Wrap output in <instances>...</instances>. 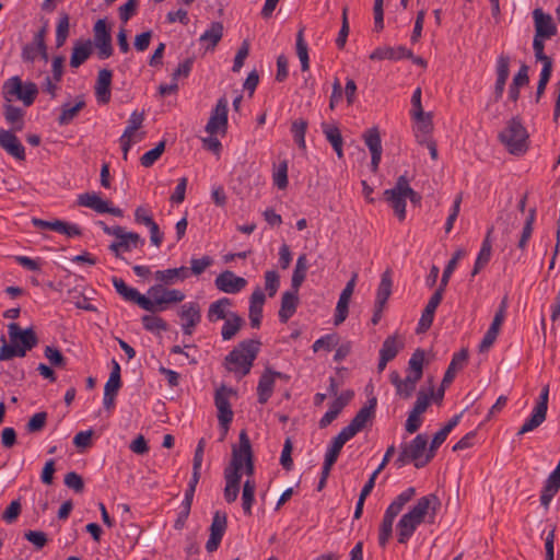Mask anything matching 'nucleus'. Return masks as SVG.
Here are the masks:
<instances>
[{"label": "nucleus", "mask_w": 560, "mask_h": 560, "mask_svg": "<svg viewBox=\"0 0 560 560\" xmlns=\"http://www.w3.org/2000/svg\"><path fill=\"white\" fill-rule=\"evenodd\" d=\"M178 316L182 322L200 323L201 308L197 302H187L183 304L178 311Z\"/></svg>", "instance_id": "nucleus-45"}, {"label": "nucleus", "mask_w": 560, "mask_h": 560, "mask_svg": "<svg viewBox=\"0 0 560 560\" xmlns=\"http://www.w3.org/2000/svg\"><path fill=\"white\" fill-rule=\"evenodd\" d=\"M165 150V141H160L153 149L145 152L140 158V163L144 167H151L163 154Z\"/></svg>", "instance_id": "nucleus-57"}, {"label": "nucleus", "mask_w": 560, "mask_h": 560, "mask_svg": "<svg viewBox=\"0 0 560 560\" xmlns=\"http://www.w3.org/2000/svg\"><path fill=\"white\" fill-rule=\"evenodd\" d=\"M10 345L5 342L4 337L1 338L0 361H9L14 357L23 358L26 352L32 350L38 343V338L33 328L22 330L19 324L11 323L8 325Z\"/></svg>", "instance_id": "nucleus-2"}, {"label": "nucleus", "mask_w": 560, "mask_h": 560, "mask_svg": "<svg viewBox=\"0 0 560 560\" xmlns=\"http://www.w3.org/2000/svg\"><path fill=\"white\" fill-rule=\"evenodd\" d=\"M303 33L304 28H301L296 35V54L301 62L302 71H307L310 69V58L307 45L304 40Z\"/></svg>", "instance_id": "nucleus-53"}, {"label": "nucleus", "mask_w": 560, "mask_h": 560, "mask_svg": "<svg viewBox=\"0 0 560 560\" xmlns=\"http://www.w3.org/2000/svg\"><path fill=\"white\" fill-rule=\"evenodd\" d=\"M224 479H225V488H224V499L228 503L234 502L240 492V482L242 479V475H237L235 469L228 470L224 469Z\"/></svg>", "instance_id": "nucleus-31"}, {"label": "nucleus", "mask_w": 560, "mask_h": 560, "mask_svg": "<svg viewBox=\"0 0 560 560\" xmlns=\"http://www.w3.org/2000/svg\"><path fill=\"white\" fill-rule=\"evenodd\" d=\"M430 451L428 448V436L418 434L409 443L400 445V452L394 464L397 468H401L409 463H413L416 468L427 466L431 460Z\"/></svg>", "instance_id": "nucleus-4"}, {"label": "nucleus", "mask_w": 560, "mask_h": 560, "mask_svg": "<svg viewBox=\"0 0 560 560\" xmlns=\"http://www.w3.org/2000/svg\"><path fill=\"white\" fill-rule=\"evenodd\" d=\"M415 120V136L418 141L422 139L431 138V133L433 130V121L431 113H422L421 116H411Z\"/></svg>", "instance_id": "nucleus-37"}, {"label": "nucleus", "mask_w": 560, "mask_h": 560, "mask_svg": "<svg viewBox=\"0 0 560 560\" xmlns=\"http://www.w3.org/2000/svg\"><path fill=\"white\" fill-rule=\"evenodd\" d=\"M256 483L253 479H247L243 486L242 506L246 515H252V506L255 501Z\"/></svg>", "instance_id": "nucleus-47"}, {"label": "nucleus", "mask_w": 560, "mask_h": 560, "mask_svg": "<svg viewBox=\"0 0 560 560\" xmlns=\"http://www.w3.org/2000/svg\"><path fill=\"white\" fill-rule=\"evenodd\" d=\"M362 137L370 152L383 151L381 135L377 127H372L365 130Z\"/></svg>", "instance_id": "nucleus-55"}, {"label": "nucleus", "mask_w": 560, "mask_h": 560, "mask_svg": "<svg viewBox=\"0 0 560 560\" xmlns=\"http://www.w3.org/2000/svg\"><path fill=\"white\" fill-rule=\"evenodd\" d=\"M78 205L93 209L97 213L107 212V201L103 200L96 192H85L79 195Z\"/></svg>", "instance_id": "nucleus-38"}, {"label": "nucleus", "mask_w": 560, "mask_h": 560, "mask_svg": "<svg viewBox=\"0 0 560 560\" xmlns=\"http://www.w3.org/2000/svg\"><path fill=\"white\" fill-rule=\"evenodd\" d=\"M352 438L345 431L341 430L337 436L331 441V444L325 455V458L329 462L336 463L343 445Z\"/></svg>", "instance_id": "nucleus-44"}, {"label": "nucleus", "mask_w": 560, "mask_h": 560, "mask_svg": "<svg viewBox=\"0 0 560 560\" xmlns=\"http://www.w3.org/2000/svg\"><path fill=\"white\" fill-rule=\"evenodd\" d=\"M420 378L408 374L405 380L397 384L396 394L402 399H409L416 390L417 383Z\"/></svg>", "instance_id": "nucleus-52"}, {"label": "nucleus", "mask_w": 560, "mask_h": 560, "mask_svg": "<svg viewBox=\"0 0 560 560\" xmlns=\"http://www.w3.org/2000/svg\"><path fill=\"white\" fill-rule=\"evenodd\" d=\"M15 131L0 129V148L18 161H24L25 148L14 133Z\"/></svg>", "instance_id": "nucleus-17"}, {"label": "nucleus", "mask_w": 560, "mask_h": 560, "mask_svg": "<svg viewBox=\"0 0 560 560\" xmlns=\"http://www.w3.org/2000/svg\"><path fill=\"white\" fill-rule=\"evenodd\" d=\"M12 102L4 101L3 116L5 121L12 127L11 131H22L24 128L25 112L11 104Z\"/></svg>", "instance_id": "nucleus-28"}, {"label": "nucleus", "mask_w": 560, "mask_h": 560, "mask_svg": "<svg viewBox=\"0 0 560 560\" xmlns=\"http://www.w3.org/2000/svg\"><path fill=\"white\" fill-rule=\"evenodd\" d=\"M112 78L113 72L110 70L102 69L98 71L95 84V96L98 103L107 104L110 101Z\"/></svg>", "instance_id": "nucleus-26"}, {"label": "nucleus", "mask_w": 560, "mask_h": 560, "mask_svg": "<svg viewBox=\"0 0 560 560\" xmlns=\"http://www.w3.org/2000/svg\"><path fill=\"white\" fill-rule=\"evenodd\" d=\"M143 244L144 241L138 233L125 232L120 238L109 245V250L114 253L117 258H121L122 253L130 252Z\"/></svg>", "instance_id": "nucleus-21"}, {"label": "nucleus", "mask_w": 560, "mask_h": 560, "mask_svg": "<svg viewBox=\"0 0 560 560\" xmlns=\"http://www.w3.org/2000/svg\"><path fill=\"white\" fill-rule=\"evenodd\" d=\"M402 348V343L397 341L396 336L387 337L380 350V357H384L387 360L392 361L398 354L399 350Z\"/></svg>", "instance_id": "nucleus-51"}, {"label": "nucleus", "mask_w": 560, "mask_h": 560, "mask_svg": "<svg viewBox=\"0 0 560 560\" xmlns=\"http://www.w3.org/2000/svg\"><path fill=\"white\" fill-rule=\"evenodd\" d=\"M69 35V15L63 13L61 14L57 28H56V46L60 48L65 45L67 37Z\"/></svg>", "instance_id": "nucleus-59"}, {"label": "nucleus", "mask_w": 560, "mask_h": 560, "mask_svg": "<svg viewBox=\"0 0 560 560\" xmlns=\"http://www.w3.org/2000/svg\"><path fill=\"white\" fill-rule=\"evenodd\" d=\"M308 269V261L305 254H301L298 259L296 264L292 273L291 279V288L295 291H299L302 283L304 282L306 278V272Z\"/></svg>", "instance_id": "nucleus-42"}, {"label": "nucleus", "mask_w": 560, "mask_h": 560, "mask_svg": "<svg viewBox=\"0 0 560 560\" xmlns=\"http://www.w3.org/2000/svg\"><path fill=\"white\" fill-rule=\"evenodd\" d=\"M275 388V376L271 374V369L267 368L261 374L257 385L258 402L264 405L271 397Z\"/></svg>", "instance_id": "nucleus-30"}, {"label": "nucleus", "mask_w": 560, "mask_h": 560, "mask_svg": "<svg viewBox=\"0 0 560 560\" xmlns=\"http://www.w3.org/2000/svg\"><path fill=\"white\" fill-rule=\"evenodd\" d=\"M37 94L38 88L34 82L23 83L18 75L8 79L2 85V96L4 101L12 102L15 97L26 107L33 105Z\"/></svg>", "instance_id": "nucleus-8"}, {"label": "nucleus", "mask_w": 560, "mask_h": 560, "mask_svg": "<svg viewBox=\"0 0 560 560\" xmlns=\"http://www.w3.org/2000/svg\"><path fill=\"white\" fill-rule=\"evenodd\" d=\"M85 107V102L82 98L77 100L75 104L65 103L61 106V113L57 118V121L60 126L69 125Z\"/></svg>", "instance_id": "nucleus-39"}, {"label": "nucleus", "mask_w": 560, "mask_h": 560, "mask_svg": "<svg viewBox=\"0 0 560 560\" xmlns=\"http://www.w3.org/2000/svg\"><path fill=\"white\" fill-rule=\"evenodd\" d=\"M247 476L252 477L255 471L254 456L247 432L242 430L238 436V446L232 448V459L226 467L228 470L235 469L237 475H242V469Z\"/></svg>", "instance_id": "nucleus-6"}, {"label": "nucleus", "mask_w": 560, "mask_h": 560, "mask_svg": "<svg viewBox=\"0 0 560 560\" xmlns=\"http://www.w3.org/2000/svg\"><path fill=\"white\" fill-rule=\"evenodd\" d=\"M358 275L353 273L351 279L347 282L346 287L340 293L339 300L336 306L335 325L343 323L348 316V307L350 299L353 294L354 287L357 283Z\"/></svg>", "instance_id": "nucleus-19"}, {"label": "nucleus", "mask_w": 560, "mask_h": 560, "mask_svg": "<svg viewBox=\"0 0 560 560\" xmlns=\"http://www.w3.org/2000/svg\"><path fill=\"white\" fill-rule=\"evenodd\" d=\"M405 175L397 178L395 186L384 191L385 200L393 208L396 217L399 221H404L406 218V195L404 190Z\"/></svg>", "instance_id": "nucleus-11"}, {"label": "nucleus", "mask_w": 560, "mask_h": 560, "mask_svg": "<svg viewBox=\"0 0 560 560\" xmlns=\"http://www.w3.org/2000/svg\"><path fill=\"white\" fill-rule=\"evenodd\" d=\"M112 283L116 292L124 300L136 303L142 310H144V306H150L149 299H147L145 295L141 294L137 289L128 287L121 278L113 277Z\"/></svg>", "instance_id": "nucleus-20"}, {"label": "nucleus", "mask_w": 560, "mask_h": 560, "mask_svg": "<svg viewBox=\"0 0 560 560\" xmlns=\"http://www.w3.org/2000/svg\"><path fill=\"white\" fill-rule=\"evenodd\" d=\"M415 494L416 489L413 487L407 488L396 497V499L389 504L386 511L397 516L402 511L404 506L415 497Z\"/></svg>", "instance_id": "nucleus-46"}, {"label": "nucleus", "mask_w": 560, "mask_h": 560, "mask_svg": "<svg viewBox=\"0 0 560 560\" xmlns=\"http://www.w3.org/2000/svg\"><path fill=\"white\" fill-rule=\"evenodd\" d=\"M259 347L260 342L258 340L247 339L241 341L225 357L224 365L226 370L234 373L238 380L249 374L259 352Z\"/></svg>", "instance_id": "nucleus-3"}, {"label": "nucleus", "mask_w": 560, "mask_h": 560, "mask_svg": "<svg viewBox=\"0 0 560 560\" xmlns=\"http://www.w3.org/2000/svg\"><path fill=\"white\" fill-rule=\"evenodd\" d=\"M440 506L439 498L431 493L421 497L413 508L404 514L397 523V540L399 544L406 545L415 534L417 527L424 522V517L430 513L432 517L435 515Z\"/></svg>", "instance_id": "nucleus-1"}, {"label": "nucleus", "mask_w": 560, "mask_h": 560, "mask_svg": "<svg viewBox=\"0 0 560 560\" xmlns=\"http://www.w3.org/2000/svg\"><path fill=\"white\" fill-rule=\"evenodd\" d=\"M392 272L389 270H386L382 273L381 282L378 284L376 292L375 304H378L380 306L386 305V302L392 294Z\"/></svg>", "instance_id": "nucleus-43"}, {"label": "nucleus", "mask_w": 560, "mask_h": 560, "mask_svg": "<svg viewBox=\"0 0 560 560\" xmlns=\"http://www.w3.org/2000/svg\"><path fill=\"white\" fill-rule=\"evenodd\" d=\"M548 398H549V386L546 385L539 395V399L533 409L530 417L520 428L517 435L532 432L544 423L547 417L548 410Z\"/></svg>", "instance_id": "nucleus-9"}, {"label": "nucleus", "mask_w": 560, "mask_h": 560, "mask_svg": "<svg viewBox=\"0 0 560 560\" xmlns=\"http://www.w3.org/2000/svg\"><path fill=\"white\" fill-rule=\"evenodd\" d=\"M228 130V100L219 98L215 107L212 109L210 118L206 125V131L210 136L218 133L225 135Z\"/></svg>", "instance_id": "nucleus-10"}, {"label": "nucleus", "mask_w": 560, "mask_h": 560, "mask_svg": "<svg viewBox=\"0 0 560 560\" xmlns=\"http://www.w3.org/2000/svg\"><path fill=\"white\" fill-rule=\"evenodd\" d=\"M143 120V112H132L128 119V124L122 136H125L126 138L129 137L136 139V141H141L144 138V132L137 133V131L141 128Z\"/></svg>", "instance_id": "nucleus-40"}, {"label": "nucleus", "mask_w": 560, "mask_h": 560, "mask_svg": "<svg viewBox=\"0 0 560 560\" xmlns=\"http://www.w3.org/2000/svg\"><path fill=\"white\" fill-rule=\"evenodd\" d=\"M411 57H412V51L410 49H407L404 46H399L397 48H390V47L377 48L370 56L371 59H378V60H383V59L399 60L402 58H411Z\"/></svg>", "instance_id": "nucleus-36"}, {"label": "nucleus", "mask_w": 560, "mask_h": 560, "mask_svg": "<svg viewBox=\"0 0 560 560\" xmlns=\"http://www.w3.org/2000/svg\"><path fill=\"white\" fill-rule=\"evenodd\" d=\"M213 264V259L210 256H203L201 258H192L190 260L189 276L201 275L207 268Z\"/></svg>", "instance_id": "nucleus-63"}, {"label": "nucleus", "mask_w": 560, "mask_h": 560, "mask_svg": "<svg viewBox=\"0 0 560 560\" xmlns=\"http://www.w3.org/2000/svg\"><path fill=\"white\" fill-rule=\"evenodd\" d=\"M338 336L336 334H329L317 339L312 349L314 352H318L319 350L330 351L338 345Z\"/></svg>", "instance_id": "nucleus-60"}, {"label": "nucleus", "mask_w": 560, "mask_h": 560, "mask_svg": "<svg viewBox=\"0 0 560 560\" xmlns=\"http://www.w3.org/2000/svg\"><path fill=\"white\" fill-rule=\"evenodd\" d=\"M217 289L228 294L241 292L247 284L245 278L236 276L231 270L222 271L214 280Z\"/></svg>", "instance_id": "nucleus-16"}, {"label": "nucleus", "mask_w": 560, "mask_h": 560, "mask_svg": "<svg viewBox=\"0 0 560 560\" xmlns=\"http://www.w3.org/2000/svg\"><path fill=\"white\" fill-rule=\"evenodd\" d=\"M93 32L94 45L97 49L98 58L102 60L109 58L114 52V48L112 45V36L105 20H97L94 24Z\"/></svg>", "instance_id": "nucleus-13"}, {"label": "nucleus", "mask_w": 560, "mask_h": 560, "mask_svg": "<svg viewBox=\"0 0 560 560\" xmlns=\"http://www.w3.org/2000/svg\"><path fill=\"white\" fill-rule=\"evenodd\" d=\"M44 355L54 366L63 368L66 365V358L61 351L55 347L47 346L44 350Z\"/></svg>", "instance_id": "nucleus-64"}, {"label": "nucleus", "mask_w": 560, "mask_h": 560, "mask_svg": "<svg viewBox=\"0 0 560 560\" xmlns=\"http://www.w3.org/2000/svg\"><path fill=\"white\" fill-rule=\"evenodd\" d=\"M511 58L505 54H501L497 59L495 73L497 80L494 85L495 100H500L503 95L508 78L510 75Z\"/></svg>", "instance_id": "nucleus-22"}, {"label": "nucleus", "mask_w": 560, "mask_h": 560, "mask_svg": "<svg viewBox=\"0 0 560 560\" xmlns=\"http://www.w3.org/2000/svg\"><path fill=\"white\" fill-rule=\"evenodd\" d=\"M535 219H536V209L532 208L528 211L527 218L525 220V223H524V226H523V230L521 233V237L517 243V247L522 250H524L526 248L527 243H528L529 238L532 237Z\"/></svg>", "instance_id": "nucleus-48"}, {"label": "nucleus", "mask_w": 560, "mask_h": 560, "mask_svg": "<svg viewBox=\"0 0 560 560\" xmlns=\"http://www.w3.org/2000/svg\"><path fill=\"white\" fill-rule=\"evenodd\" d=\"M232 393V389H229L225 386H221L219 389H217L214 395V405L218 409V420L225 430L229 429V424L233 420V411L229 400V397Z\"/></svg>", "instance_id": "nucleus-14"}, {"label": "nucleus", "mask_w": 560, "mask_h": 560, "mask_svg": "<svg viewBox=\"0 0 560 560\" xmlns=\"http://www.w3.org/2000/svg\"><path fill=\"white\" fill-rule=\"evenodd\" d=\"M228 516L226 513L217 511L213 515L210 526V537L206 544L208 552H213L219 548L222 537L226 530Z\"/></svg>", "instance_id": "nucleus-15"}, {"label": "nucleus", "mask_w": 560, "mask_h": 560, "mask_svg": "<svg viewBox=\"0 0 560 560\" xmlns=\"http://www.w3.org/2000/svg\"><path fill=\"white\" fill-rule=\"evenodd\" d=\"M492 232H493V228H490L487 232V235L482 242L481 248H480L477 259L475 261V266L471 270V277L477 276L490 261L491 252H492V244H491L490 236H491Z\"/></svg>", "instance_id": "nucleus-29"}, {"label": "nucleus", "mask_w": 560, "mask_h": 560, "mask_svg": "<svg viewBox=\"0 0 560 560\" xmlns=\"http://www.w3.org/2000/svg\"><path fill=\"white\" fill-rule=\"evenodd\" d=\"M533 19L535 36L550 39L557 34V25L549 13H545L540 8H537L533 11Z\"/></svg>", "instance_id": "nucleus-18"}, {"label": "nucleus", "mask_w": 560, "mask_h": 560, "mask_svg": "<svg viewBox=\"0 0 560 560\" xmlns=\"http://www.w3.org/2000/svg\"><path fill=\"white\" fill-rule=\"evenodd\" d=\"M423 362H424V351L421 349H417L412 353V355L408 362L409 374L421 380L422 374H423Z\"/></svg>", "instance_id": "nucleus-56"}, {"label": "nucleus", "mask_w": 560, "mask_h": 560, "mask_svg": "<svg viewBox=\"0 0 560 560\" xmlns=\"http://www.w3.org/2000/svg\"><path fill=\"white\" fill-rule=\"evenodd\" d=\"M299 304V291L294 289L285 291L281 298V306L279 310V320L285 324L295 313Z\"/></svg>", "instance_id": "nucleus-25"}, {"label": "nucleus", "mask_w": 560, "mask_h": 560, "mask_svg": "<svg viewBox=\"0 0 560 560\" xmlns=\"http://www.w3.org/2000/svg\"><path fill=\"white\" fill-rule=\"evenodd\" d=\"M189 278V269L185 266L178 268H168L164 270H156L154 279L164 285H173L177 282H183Z\"/></svg>", "instance_id": "nucleus-23"}, {"label": "nucleus", "mask_w": 560, "mask_h": 560, "mask_svg": "<svg viewBox=\"0 0 560 560\" xmlns=\"http://www.w3.org/2000/svg\"><path fill=\"white\" fill-rule=\"evenodd\" d=\"M280 285V277L276 270L265 272V289L270 298L275 296Z\"/></svg>", "instance_id": "nucleus-62"}, {"label": "nucleus", "mask_w": 560, "mask_h": 560, "mask_svg": "<svg viewBox=\"0 0 560 560\" xmlns=\"http://www.w3.org/2000/svg\"><path fill=\"white\" fill-rule=\"evenodd\" d=\"M265 301V293L262 292L261 288L257 287L250 295L248 310L250 325L254 328H258L260 326Z\"/></svg>", "instance_id": "nucleus-24"}, {"label": "nucleus", "mask_w": 560, "mask_h": 560, "mask_svg": "<svg viewBox=\"0 0 560 560\" xmlns=\"http://www.w3.org/2000/svg\"><path fill=\"white\" fill-rule=\"evenodd\" d=\"M396 518V515L385 511L381 527H380V534H378V542L380 546L385 547L388 542V539L392 536L393 532V523Z\"/></svg>", "instance_id": "nucleus-50"}, {"label": "nucleus", "mask_w": 560, "mask_h": 560, "mask_svg": "<svg viewBox=\"0 0 560 560\" xmlns=\"http://www.w3.org/2000/svg\"><path fill=\"white\" fill-rule=\"evenodd\" d=\"M233 305V302L229 298H221L209 305L207 312V318L210 323H215L221 319L230 317L232 311L229 308Z\"/></svg>", "instance_id": "nucleus-27"}, {"label": "nucleus", "mask_w": 560, "mask_h": 560, "mask_svg": "<svg viewBox=\"0 0 560 560\" xmlns=\"http://www.w3.org/2000/svg\"><path fill=\"white\" fill-rule=\"evenodd\" d=\"M499 139L512 154H522L527 150L528 133L518 117L508 122Z\"/></svg>", "instance_id": "nucleus-7"}, {"label": "nucleus", "mask_w": 560, "mask_h": 560, "mask_svg": "<svg viewBox=\"0 0 560 560\" xmlns=\"http://www.w3.org/2000/svg\"><path fill=\"white\" fill-rule=\"evenodd\" d=\"M467 359L468 351L466 349H463L453 355L452 361L443 376L442 386H448L453 382L456 372L463 369L467 362Z\"/></svg>", "instance_id": "nucleus-35"}, {"label": "nucleus", "mask_w": 560, "mask_h": 560, "mask_svg": "<svg viewBox=\"0 0 560 560\" xmlns=\"http://www.w3.org/2000/svg\"><path fill=\"white\" fill-rule=\"evenodd\" d=\"M464 255H465V252L463 249H458V250L455 252V254L448 260L447 265L445 266V268L443 270L441 282H440V287H443V288L446 289V287L448 284V281H450V278H451L452 273L454 272V270L457 267L458 260Z\"/></svg>", "instance_id": "nucleus-58"}, {"label": "nucleus", "mask_w": 560, "mask_h": 560, "mask_svg": "<svg viewBox=\"0 0 560 560\" xmlns=\"http://www.w3.org/2000/svg\"><path fill=\"white\" fill-rule=\"evenodd\" d=\"M143 328L151 332L166 331L168 328L167 323L156 315H143L141 317Z\"/></svg>", "instance_id": "nucleus-54"}, {"label": "nucleus", "mask_w": 560, "mask_h": 560, "mask_svg": "<svg viewBox=\"0 0 560 560\" xmlns=\"http://www.w3.org/2000/svg\"><path fill=\"white\" fill-rule=\"evenodd\" d=\"M223 36V25L221 22H212L199 37L200 43L205 44L206 50H213Z\"/></svg>", "instance_id": "nucleus-34"}, {"label": "nucleus", "mask_w": 560, "mask_h": 560, "mask_svg": "<svg viewBox=\"0 0 560 560\" xmlns=\"http://www.w3.org/2000/svg\"><path fill=\"white\" fill-rule=\"evenodd\" d=\"M47 422V413L45 411H40L31 417L28 422L26 423V431L28 433H37L40 432Z\"/></svg>", "instance_id": "nucleus-61"}, {"label": "nucleus", "mask_w": 560, "mask_h": 560, "mask_svg": "<svg viewBox=\"0 0 560 560\" xmlns=\"http://www.w3.org/2000/svg\"><path fill=\"white\" fill-rule=\"evenodd\" d=\"M147 294L150 306H144V311L151 313L165 311L170 305L182 303L186 298L182 290L168 289L162 283L150 287Z\"/></svg>", "instance_id": "nucleus-5"}, {"label": "nucleus", "mask_w": 560, "mask_h": 560, "mask_svg": "<svg viewBox=\"0 0 560 560\" xmlns=\"http://www.w3.org/2000/svg\"><path fill=\"white\" fill-rule=\"evenodd\" d=\"M92 54V42L88 40H78L74 43L72 48V54L70 57V66L72 68H79L82 63H84Z\"/></svg>", "instance_id": "nucleus-32"}, {"label": "nucleus", "mask_w": 560, "mask_h": 560, "mask_svg": "<svg viewBox=\"0 0 560 560\" xmlns=\"http://www.w3.org/2000/svg\"><path fill=\"white\" fill-rule=\"evenodd\" d=\"M322 130L327 141L331 144L339 159L343 158V140L339 128L336 125L323 122Z\"/></svg>", "instance_id": "nucleus-33"}, {"label": "nucleus", "mask_w": 560, "mask_h": 560, "mask_svg": "<svg viewBox=\"0 0 560 560\" xmlns=\"http://www.w3.org/2000/svg\"><path fill=\"white\" fill-rule=\"evenodd\" d=\"M245 320L237 313H231L230 317L224 319L221 336L223 340H231L241 330Z\"/></svg>", "instance_id": "nucleus-41"}, {"label": "nucleus", "mask_w": 560, "mask_h": 560, "mask_svg": "<svg viewBox=\"0 0 560 560\" xmlns=\"http://www.w3.org/2000/svg\"><path fill=\"white\" fill-rule=\"evenodd\" d=\"M376 404L377 400L375 397L370 398L368 404L357 412L350 423L342 430H345L351 438L357 435L366 427L368 423L372 422L375 416Z\"/></svg>", "instance_id": "nucleus-12"}, {"label": "nucleus", "mask_w": 560, "mask_h": 560, "mask_svg": "<svg viewBox=\"0 0 560 560\" xmlns=\"http://www.w3.org/2000/svg\"><path fill=\"white\" fill-rule=\"evenodd\" d=\"M308 122L304 118H299L292 121L291 124V132L294 139V142L298 144L300 149H305V133L307 130Z\"/></svg>", "instance_id": "nucleus-49"}]
</instances>
